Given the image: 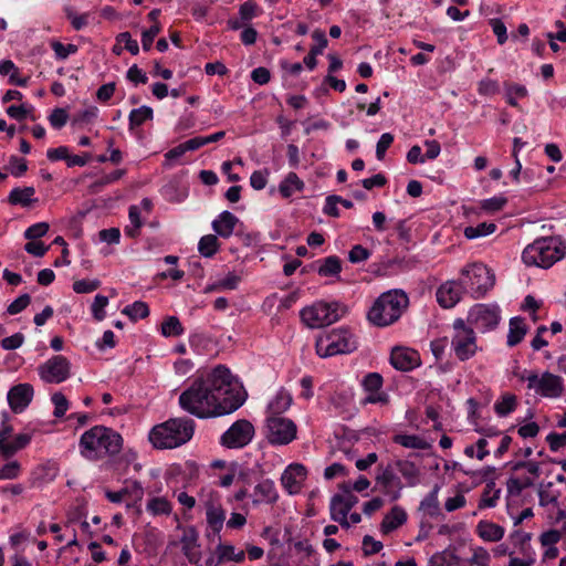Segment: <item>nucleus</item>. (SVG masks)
Here are the masks:
<instances>
[{
	"label": "nucleus",
	"instance_id": "1",
	"mask_svg": "<svg viewBox=\"0 0 566 566\" xmlns=\"http://www.w3.org/2000/svg\"><path fill=\"white\" fill-rule=\"evenodd\" d=\"M247 399L241 384L224 366L198 375L179 396L180 407L201 419L219 417L239 409Z\"/></svg>",
	"mask_w": 566,
	"mask_h": 566
},
{
	"label": "nucleus",
	"instance_id": "2",
	"mask_svg": "<svg viewBox=\"0 0 566 566\" xmlns=\"http://www.w3.org/2000/svg\"><path fill=\"white\" fill-rule=\"evenodd\" d=\"M123 437L114 429L105 426H94L82 433L78 441V451L90 461L111 458L120 452Z\"/></svg>",
	"mask_w": 566,
	"mask_h": 566
},
{
	"label": "nucleus",
	"instance_id": "3",
	"mask_svg": "<svg viewBox=\"0 0 566 566\" xmlns=\"http://www.w3.org/2000/svg\"><path fill=\"white\" fill-rule=\"evenodd\" d=\"M531 488V463L516 462L507 481V509L514 525H518L531 516V507L518 509L525 503Z\"/></svg>",
	"mask_w": 566,
	"mask_h": 566
},
{
	"label": "nucleus",
	"instance_id": "4",
	"mask_svg": "<svg viewBox=\"0 0 566 566\" xmlns=\"http://www.w3.org/2000/svg\"><path fill=\"white\" fill-rule=\"evenodd\" d=\"M409 304L407 294L401 290H390L380 294L370 306L367 318L379 327L397 322Z\"/></svg>",
	"mask_w": 566,
	"mask_h": 566
},
{
	"label": "nucleus",
	"instance_id": "5",
	"mask_svg": "<svg viewBox=\"0 0 566 566\" xmlns=\"http://www.w3.org/2000/svg\"><path fill=\"white\" fill-rule=\"evenodd\" d=\"M193 431L192 420L175 418L153 427L148 438L156 449H174L188 442L192 438Z\"/></svg>",
	"mask_w": 566,
	"mask_h": 566
},
{
	"label": "nucleus",
	"instance_id": "6",
	"mask_svg": "<svg viewBox=\"0 0 566 566\" xmlns=\"http://www.w3.org/2000/svg\"><path fill=\"white\" fill-rule=\"evenodd\" d=\"M355 334L347 327H337L322 333L316 339V353L322 358L350 354L357 349Z\"/></svg>",
	"mask_w": 566,
	"mask_h": 566
},
{
	"label": "nucleus",
	"instance_id": "7",
	"mask_svg": "<svg viewBox=\"0 0 566 566\" xmlns=\"http://www.w3.org/2000/svg\"><path fill=\"white\" fill-rule=\"evenodd\" d=\"M358 503V497L350 492V482H344L339 485V492L334 494L329 503L331 518L340 526L348 528L361 521L357 512L350 513V510Z\"/></svg>",
	"mask_w": 566,
	"mask_h": 566
},
{
	"label": "nucleus",
	"instance_id": "8",
	"mask_svg": "<svg viewBox=\"0 0 566 566\" xmlns=\"http://www.w3.org/2000/svg\"><path fill=\"white\" fill-rule=\"evenodd\" d=\"M346 307L336 301H317L302 308V322L310 328H321L337 322L345 314Z\"/></svg>",
	"mask_w": 566,
	"mask_h": 566
},
{
	"label": "nucleus",
	"instance_id": "9",
	"mask_svg": "<svg viewBox=\"0 0 566 566\" xmlns=\"http://www.w3.org/2000/svg\"><path fill=\"white\" fill-rule=\"evenodd\" d=\"M460 279L472 297H483L495 284V276L483 263L474 262L463 266L460 271Z\"/></svg>",
	"mask_w": 566,
	"mask_h": 566
},
{
	"label": "nucleus",
	"instance_id": "10",
	"mask_svg": "<svg viewBox=\"0 0 566 566\" xmlns=\"http://www.w3.org/2000/svg\"><path fill=\"white\" fill-rule=\"evenodd\" d=\"M566 255V243L555 235L541 234L533 241V265L548 269Z\"/></svg>",
	"mask_w": 566,
	"mask_h": 566
},
{
	"label": "nucleus",
	"instance_id": "11",
	"mask_svg": "<svg viewBox=\"0 0 566 566\" xmlns=\"http://www.w3.org/2000/svg\"><path fill=\"white\" fill-rule=\"evenodd\" d=\"M453 329L451 348L455 357L462 361L470 359L479 349L473 327L468 326L463 319L459 318L454 321Z\"/></svg>",
	"mask_w": 566,
	"mask_h": 566
},
{
	"label": "nucleus",
	"instance_id": "12",
	"mask_svg": "<svg viewBox=\"0 0 566 566\" xmlns=\"http://www.w3.org/2000/svg\"><path fill=\"white\" fill-rule=\"evenodd\" d=\"M266 430L270 443L277 446L291 443L297 433L294 421L281 416H268Z\"/></svg>",
	"mask_w": 566,
	"mask_h": 566
},
{
	"label": "nucleus",
	"instance_id": "13",
	"mask_svg": "<svg viewBox=\"0 0 566 566\" xmlns=\"http://www.w3.org/2000/svg\"><path fill=\"white\" fill-rule=\"evenodd\" d=\"M38 374L46 384H61L71 376V363L62 355H55L38 367Z\"/></svg>",
	"mask_w": 566,
	"mask_h": 566
},
{
	"label": "nucleus",
	"instance_id": "14",
	"mask_svg": "<svg viewBox=\"0 0 566 566\" xmlns=\"http://www.w3.org/2000/svg\"><path fill=\"white\" fill-rule=\"evenodd\" d=\"M468 322L481 332L490 331L500 322V308L495 304H476L470 310Z\"/></svg>",
	"mask_w": 566,
	"mask_h": 566
},
{
	"label": "nucleus",
	"instance_id": "15",
	"mask_svg": "<svg viewBox=\"0 0 566 566\" xmlns=\"http://www.w3.org/2000/svg\"><path fill=\"white\" fill-rule=\"evenodd\" d=\"M254 436L253 424L244 419L238 420L221 436L222 446L230 449H239L245 447Z\"/></svg>",
	"mask_w": 566,
	"mask_h": 566
},
{
	"label": "nucleus",
	"instance_id": "16",
	"mask_svg": "<svg viewBox=\"0 0 566 566\" xmlns=\"http://www.w3.org/2000/svg\"><path fill=\"white\" fill-rule=\"evenodd\" d=\"M361 386L366 394L365 397L360 400L361 406L369 403L386 406L389 403V395L382 390L384 379L380 374H367L361 380Z\"/></svg>",
	"mask_w": 566,
	"mask_h": 566
},
{
	"label": "nucleus",
	"instance_id": "17",
	"mask_svg": "<svg viewBox=\"0 0 566 566\" xmlns=\"http://www.w3.org/2000/svg\"><path fill=\"white\" fill-rule=\"evenodd\" d=\"M307 478V469L301 463L289 464L281 474V484L290 495L301 493Z\"/></svg>",
	"mask_w": 566,
	"mask_h": 566
},
{
	"label": "nucleus",
	"instance_id": "18",
	"mask_svg": "<svg viewBox=\"0 0 566 566\" xmlns=\"http://www.w3.org/2000/svg\"><path fill=\"white\" fill-rule=\"evenodd\" d=\"M245 559L244 549L237 548L228 542H219L214 551L206 559V566H221L224 563H242Z\"/></svg>",
	"mask_w": 566,
	"mask_h": 566
},
{
	"label": "nucleus",
	"instance_id": "19",
	"mask_svg": "<svg viewBox=\"0 0 566 566\" xmlns=\"http://www.w3.org/2000/svg\"><path fill=\"white\" fill-rule=\"evenodd\" d=\"M465 289L461 279L449 280L441 284L437 290V301L444 308H451L458 304L462 297Z\"/></svg>",
	"mask_w": 566,
	"mask_h": 566
},
{
	"label": "nucleus",
	"instance_id": "20",
	"mask_svg": "<svg viewBox=\"0 0 566 566\" xmlns=\"http://www.w3.org/2000/svg\"><path fill=\"white\" fill-rule=\"evenodd\" d=\"M390 363L397 370L409 371L420 366L421 359L417 350L397 346L391 350Z\"/></svg>",
	"mask_w": 566,
	"mask_h": 566
},
{
	"label": "nucleus",
	"instance_id": "21",
	"mask_svg": "<svg viewBox=\"0 0 566 566\" xmlns=\"http://www.w3.org/2000/svg\"><path fill=\"white\" fill-rule=\"evenodd\" d=\"M253 506L273 505L279 500V491L275 483L271 479H262L259 481L250 494Z\"/></svg>",
	"mask_w": 566,
	"mask_h": 566
},
{
	"label": "nucleus",
	"instance_id": "22",
	"mask_svg": "<svg viewBox=\"0 0 566 566\" xmlns=\"http://www.w3.org/2000/svg\"><path fill=\"white\" fill-rule=\"evenodd\" d=\"M34 389L30 384L13 386L7 395L8 403L14 413H20L31 403Z\"/></svg>",
	"mask_w": 566,
	"mask_h": 566
},
{
	"label": "nucleus",
	"instance_id": "23",
	"mask_svg": "<svg viewBox=\"0 0 566 566\" xmlns=\"http://www.w3.org/2000/svg\"><path fill=\"white\" fill-rule=\"evenodd\" d=\"M377 483L381 486L382 492L392 501L400 497L403 484L396 474L394 465H389L377 476Z\"/></svg>",
	"mask_w": 566,
	"mask_h": 566
},
{
	"label": "nucleus",
	"instance_id": "24",
	"mask_svg": "<svg viewBox=\"0 0 566 566\" xmlns=\"http://www.w3.org/2000/svg\"><path fill=\"white\" fill-rule=\"evenodd\" d=\"M534 384L536 392L547 398L559 397L564 388L562 378L551 373L543 374L538 380H536V376L533 375V385Z\"/></svg>",
	"mask_w": 566,
	"mask_h": 566
},
{
	"label": "nucleus",
	"instance_id": "25",
	"mask_svg": "<svg viewBox=\"0 0 566 566\" xmlns=\"http://www.w3.org/2000/svg\"><path fill=\"white\" fill-rule=\"evenodd\" d=\"M440 485L434 484L432 490L426 494L419 503L418 512L422 517L437 518L441 515L439 502Z\"/></svg>",
	"mask_w": 566,
	"mask_h": 566
},
{
	"label": "nucleus",
	"instance_id": "26",
	"mask_svg": "<svg viewBox=\"0 0 566 566\" xmlns=\"http://www.w3.org/2000/svg\"><path fill=\"white\" fill-rule=\"evenodd\" d=\"M408 520V514L406 510L400 505H395L391 510L384 516L380 524V532L384 535H388L399 527H401Z\"/></svg>",
	"mask_w": 566,
	"mask_h": 566
},
{
	"label": "nucleus",
	"instance_id": "27",
	"mask_svg": "<svg viewBox=\"0 0 566 566\" xmlns=\"http://www.w3.org/2000/svg\"><path fill=\"white\" fill-rule=\"evenodd\" d=\"M394 469L401 475L405 480L407 486H416L420 483L421 480V471L419 467L407 459L396 460L394 463Z\"/></svg>",
	"mask_w": 566,
	"mask_h": 566
},
{
	"label": "nucleus",
	"instance_id": "28",
	"mask_svg": "<svg viewBox=\"0 0 566 566\" xmlns=\"http://www.w3.org/2000/svg\"><path fill=\"white\" fill-rule=\"evenodd\" d=\"M238 223L239 219L232 212L223 211L212 221L211 226L217 235L228 239L233 234Z\"/></svg>",
	"mask_w": 566,
	"mask_h": 566
},
{
	"label": "nucleus",
	"instance_id": "29",
	"mask_svg": "<svg viewBox=\"0 0 566 566\" xmlns=\"http://www.w3.org/2000/svg\"><path fill=\"white\" fill-rule=\"evenodd\" d=\"M174 505L164 495H153L146 502V512L151 517H168L172 513Z\"/></svg>",
	"mask_w": 566,
	"mask_h": 566
},
{
	"label": "nucleus",
	"instance_id": "30",
	"mask_svg": "<svg viewBox=\"0 0 566 566\" xmlns=\"http://www.w3.org/2000/svg\"><path fill=\"white\" fill-rule=\"evenodd\" d=\"M305 182L296 172L290 171L279 184L277 191L283 199H290L295 193L303 192Z\"/></svg>",
	"mask_w": 566,
	"mask_h": 566
},
{
	"label": "nucleus",
	"instance_id": "31",
	"mask_svg": "<svg viewBox=\"0 0 566 566\" xmlns=\"http://www.w3.org/2000/svg\"><path fill=\"white\" fill-rule=\"evenodd\" d=\"M475 532L481 539L490 543L501 541L505 534L504 527L485 520L478 523Z\"/></svg>",
	"mask_w": 566,
	"mask_h": 566
},
{
	"label": "nucleus",
	"instance_id": "32",
	"mask_svg": "<svg viewBox=\"0 0 566 566\" xmlns=\"http://www.w3.org/2000/svg\"><path fill=\"white\" fill-rule=\"evenodd\" d=\"M0 75L9 76V84L25 87L29 83L28 76H21L19 67L11 60L0 61Z\"/></svg>",
	"mask_w": 566,
	"mask_h": 566
},
{
	"label": "nucleus",
	"instance_id": "33",
	"mask_svg": "<svg viewBox=\"0 0 566 566\" xmlns=\"http://www.w3.org/2000/svg\"><path fill=\"white\" fill-rule=\"evenodd\" d=\"M292 403V396L285 389H280L268 405L269 416H280L285 412Z\"/></svg>",
	"mask_w": 566,
	"mask_h": 566
},
{
	"label": "nucleus",
	"instance_id": "34",
	"mask_svg": "<svg viewBox=\"0 0 566 566\" xmlns=\"http://www.w3.org/2000/svg\"><path fill=\"white\" fill-rule=\"evenodd\" d=\"M34 195L35 189L33 187H17L10 191L8 199L11 205L29 207L36 201Z\"/></svg>",
	"mask_w": 566,
	"mask_h": 566
},
{
	"label": "nucleus",
	"instance_id": "35",
	"mask_svg": "<svg viewBox=\"0 0 566 566\" xmlns=\"http://www.w3.org/2000/svg\"><path fill=\"white\" fill-rule=\"evenodd\" d=\"M206 521L213 535L220 537V532L222 531L226 521V511L222 506H210V509L206 511Z\"/></svg>",
	"mask_w": 566,
	"mask_h": 566
},
{
	"label": "nucleus",
	"instance_id": "36",
	"mask_svg": "<svg viewBox=\"0 0 566 566\" xmlns=\"http://www.w3.org/2000/svg\"><path fill=\"white\" fill-rule=\"evenodd\" d=\"M392 440L407 449L427 450L431 447L427 439L419 434H396Z\"/></svg>",
	"mask_w": 566,
	"mask_h": 566
},
{
	"label": "nucleus",
	"instance_id": "37",
	"mask_svg": "<svg viewBox=\"0 0 566 566\" xmlns=\"http://www.w3.org/2000/svg\"><path fill=\"white\" fill-rule=\"evenodd\" d=\"M241 281V276L235 272H228L223 277L216 280L207 286L208 292H221L235 290Z\"/></svg>",
	"mask_w": 566,
	"mask_h": 566
},
{
	"label": "nucleus",
	"instance_id": "38",
	"mask_svg": "<svg viewBox=\"0 0 566 566\" xmlns=\"http://www.w3.org/2000/svg\"><path fill=\"white\" fill-rule=\"evenodd\" d=\"M526 332L527 327L522 318H511L507 335V345L515 346L516 344H518L524 338Z\"/></svg>",
	"mask_w": 566,
	"mask_h": 566
},
{
	"label": "nucleus",
	"instance_id": "39",
	"mask_svg": "<svg viewBox=\"0 0 566 566\" xmlns=\"http://www.w3.org/2000/svg\"><path fill=\"white\" fill-rule=\"evenodd\" d=\"M220 249L216 234H206L198 242V252L203 258H212Z\"/></svg>",
	"mask_w": 566,
	"mask_h": 566
},
{
	"label": "nucleus",
	"instance_id": "40",
	"mask_svg": "<svg viewBox=\"0 0 566 566\" xmlns=\"http://www.w3.org/2000/svg\"><path fill=\"white\" fill-rule=\"evenodd\" d=\"M57 469L55 464L53 463H45L39 465L33 472H32V484H42L50 481H53L56 476Z\"/></svg>",
	"mask_w": 566,
	"mask_h": 566
},
{
	"label": "nucleus",
	"instance_id": "41",
	"mask_svg": "<svg viewBox=\"0 0 566 566\" xmlns=\"http://www.w3.org/2000/svg\"><path fill=\"white\" fill-rule=\"evenodd\" d=\"M153 116V108L146 105L132 109L128 116L129 129L144 125L146 122L151 120Z\"/></svg>",
	"mask_w": 566,
	"mask_h": 566
},
{
	"label": "nucleus",
	"instance_id": "42",
	"mask_svg": "<svg viewBox=\"0 0 566 566\" xmlns=\"http://www.w3.org/2000/svg\"><path fill=\"white\" fill-rule=\"evenodd\" d=\"M467 505L465 491L462 485H458L454 494L450 495L444 501V510L448 513H452L454 511L461 510Z\"/></svg>",
	"mask_w": 566,
	"mask_h": 566
},
{
	"label": "nucleus",
	"instance_id": "43",
	"mask_svg": "<svg viewBox=\"0 0 566 566\" xmlns=\"http://www.w3.org/2000/svg\"><path fill=\"white\" fill-rule=\"evenodd\" d=\"M496 230L493 222H481L478 226H470L464 229V235L469 240L478 239L492 234Z\"/></svg>",
	"mask_w": 566,
	"mask_h": 566
},
{
	"label": "nucleus",
	"instance_id": "44",
	"mask_svg": "<svg viewBox=\"0 0 566 566\" xmlns=\"http://www.w3.org/2000/svg\"><path fill=\"white\" fill-rule=\"evenodd\" d=\"M161 335L165 337H176L185 333V328L176 316H168L164 319L160 327Z\"/></svg>",
	"mask_w": 566,
	"mask_h": 566
},
{
	"label": "nucleus",
	"instance_id": "45",
	"mask_svg": "<svg viewBox=\"0 0 566 566\" xmlns=\"http://www.w3.org/2000/svg\"><path fill=\"white\" fill-rule=\"evenodd\" d=\"M85 514L80 509H77L75 512H70L67 517V524L65 525L66 530H69L70 527H78V530L82 533L90 534L91 526L90 523L85 520Z\"/></svg>",
	"mask_w": 566,
	"mask_h": 566
},
{
	"label": "nucleus",
	"instance_id": "46",
	"mask_svg": "<svg viewBox=\"0 0 566 566\" xmlns=\"http://www.w3.org/2000/svg\"><path fill=\"white\" fill-rule=\"evenodd\" d=\"M516 405V397L506 392L494 403V410L499 416L504 417L515 410Z\"/></svg>",
	"mask_w": 566,
	"mask_h": 566
},
{
	"label": "nucleus",
	"instance_id": "47",
	"mask_svg": "<svg viewBox=\"0 0 566 566\" xmlns=\"http://www.w3.org/2000/svg\"><path fill=\"white\" fill-rule=\"evenodd\" d=\"M342 271L340 261L337 256L325 258L318 266V274L321 276H337Z\"/></svg>",
	"mask_w": 566,
	"mask_h": 566
},
{
	"label": "nucleus",
	"instance_id": "48",
	"mask_svg": "<svg viewBox=\"0 0 566 566\" xmlns=\"http://www.w3.org/2000/svg\"><path fill=\"white\" fill-rule=\"evenodd\" d=\"M199 501L202 504L205 511L212 507L222 506L221 505V495L218 491L212 488L206 486L202 488L199 494Z\"/></svg>",
	"mask_w": 566,
	"mask_h": 566
},
{
	"label": "nucleus",
	"instance_id": "49",
	"mask_svg": "<svg viewBox=\"0 0 566 566\" xmlns=\"http://www.w3.org/2000/svg\"><path fill=\"white\" fill-rule=\"evenodd\" d=\"M507 203L506 197L503 195H497L488 199H483L480 201V209L486 213H495L502 210Z\"/></svg>",
	"mask_w": 566,
	"mask_h": 566
},
{
	"label": "nucleus",
	"instance_id": "50",
	"mask_svg": "<svg viewBox=\"0 0 566 566\" xmlns=\"http://www.w3.org/2000/svg\"><path fill=\"white\" fill-rule=\"evenodd\" d=\"M471 566H490L491 554L482 546L471 547V556L468 559Z\"/></svg>",
	"mask_w": 566,
	"mask_h": 566
},
{
	"label": "nucleus",
	"instance_id": "51",
	"mask_svg": "<svg viewBox=\"0 0 566 566\" xmlns=\"http://www.w3.org/2000/svg\"><path fill=\"white\" fill-rule=\"evenodd\" d=\"M50 46L54 52L55 59L60 61L66 60L78 51L77 45L72 43L64 44L56 40L51 41Z\"/></svg>",
	"mask_w": 566,
	"mask_h": 566
},
{
	"label": "nucleus",
	"instance_id": "52",
	"mask_svg": "<svg viewBox=\"0 0 566 566\" xmlns=\"http://www.w3.org/2000/svg\"><path fill=\"white\" fill-rule=\"evenodd\" d=\"M123 314L127 315L133 321H138L149 315V308L145 302L136 301L133 304L127 305L123 310Z\"/></svg>",
	"mask_w": 566,
	"mask_h": 566
},
{
	"label": "nucleus",
	"instance_id": "53",
	"mask_svg": "<svg viewBox=\"0 0 566 566\" xmlns=\"http://www.w3.org/2000/svg\"><path fill=\"white\" fill-rule=\"evenodd\" d=\"M128 217H129L130 224L125 228V234L130 238H135L138 235L139 229L143 224L142 219H140L139 207L132 206L129 208Z\"/></svg>",
	"mask_w": 566,
	"mask_h": 566
},
{
	"label": "nucleus",
	"instance_id": "54",
	"mask_svg": "<svg viewBox=\"0 0 566 566\" xmlns=\"http://www.w3.org/2000/svg\"><path fill=\"white\" fill-rule=\"evenodd\" d=\"M464 454L468 458H476L478 460H483L485 457L490 454L488 449V440L485 438H481L478 440L476 444H470L464 448Z\"/></svg>",
	"mask_w": 566,
	"mask_h": 566
},
{
	"label": "nucleus",
	"instance_id": "55",
	"mask_svg": "<svg viewBox=\"0 0 566 566\" xmlns=\"http://www.w3.org/2000/svg\"><path fill=\"white\" fill-rule=\"evenodd\" d=\"M261 12V8L253 0H247L239 8L240 19L243 23L256 18Z\"/></svg>",
	"mask_w": 566,
	"mask_h": 566
},
{
	"label": "nucleus",
	"instance_id": "56",
	"mask_svg": "<svg viewBox=\"0 0 566 566\" xmlns=\"http://www.w3.org/2000/svg\"><path fill=\"white\" fill-rule=\"evenodd\" d=\"M109 300L107 296L97 294L91 305L92 315L95 321L102 322L106 317L105 308L107 307Z\"/></svg>",
	"mask_w": 566,
	"mask_h": 566
},
{
	"label": "nucleus",
	"instance_id": "57",
	"mask_svg": "<svg viewBox=\"0 0 566 566\" xmlns=\"http://www.w3.org/2000/svg\"><path fill=\"white\" fill-rule=\"evenodd\" d=\"M101 286V281L97 279H83L73 282V291L77 294H87L96 291Z\"/></svg>",
	"mask_w": 566,
	"mask_h": 566
},
{
	"label": "nucleus",
	"instance_id": "58",
	"mask_svg": "<svg viewBox=\"0 0 566 566\" xmlns=\"http://www.w3.org/2000/svg\"><path fill=\"white\" fill-rule=\"evenodd\" d=\"M539 504L542 506H547L549 504L556 503L558 497V492L555 490L552 483L546 485H541L538 490Z\"/></svg>",
	"mask_w": 566,
	"mask_h": 566
},
{
	"label": "nucleus",
	"instance_id": "59",
	"mask_svg": "<svg viewBox=\"0 0 566 566\" xmlns=\"http://www.w3.org/2000/svg\"><path fill=\"white\" fill-rule=\"evenodd\" d=\"M22 471L20 462L12 460L0 468V480H14L20 476Z\"/></svg>",
	"mask_w": 566,
	"mask_h": 566
},
{
	"label": "nucleus",
	"instance_id": "60",
	"mask_svg": "<svg viewBox=\"0 0 566 566\" xmlns=\"http://www.w3.org/2000/svg\"><path fill=\"white\" fill-rule=\"evenodd\" d=\"M54 406L53 415L56 418H62L69 410V400L62 392H55L51 397Z\"/></svg>",
	"mask_w": 566,
	"mask_h": 566
},
{
	"label": "nucleus",
	"instance_id": "61",
	"mask_svg": "<svg viewBox=\"0 0 566 566\" xmlns=\"http://www.w3.org/2000/svg\"><path fill=\"white\" fill-rule=\"evenodd\" d=\"M197 542H198L197 534L192 530L185 533V535L181 538L182 552L190 560H191L193 551L199 546Z\"/></svg>",
	"mask_w": 566,
	"mask_h": 566
},
{
	"label": "nucleus",
	"instance_id": "62",
	"mask_svg": "<svg viewBox=\"0 0 566 566\" xmlns=\"http://www.w3.org/2000/svg\"><path fill=\"white\" fill-rule=\"evenodd\" d=\"M161 31L160 23L153 24L149 29L142 33V45L144 51H149L153 46L155 38Z\"/></svg>",
	"mask_w": 566,
	"mask_h": 566
},
{
	"label": "nucleus",
	"instance_id": "63",
	"mask_svg": "<svg viewBox=\"0 0 566 566\" xmlns=\"http://www.w3.org/2000/svg\"><path fill=\"white\" fill-rule=\"evenodd\" d=\"M8 170L14 177H21L28 170V164L24 158L11 156L9 159Z\"/></svg>",
	"mask_w": 566,
	"mask_h": 566
},
{
	"label": "nucleus",
	"instance_id": "64",
	"mask_svg": "<svg viewBox=\"0 0 566 566\" xmlns=\"http://www.w3.org/2000/svg\"><path fill=\"white\" fill-rule=\"evenodd\" d=\"M69 114L64 108H54L49 116L50 125L55 129H61L67 123Z\"/></svg>",
	"mask_w": 566,
	"mask_h": 566
}]
</instances>
